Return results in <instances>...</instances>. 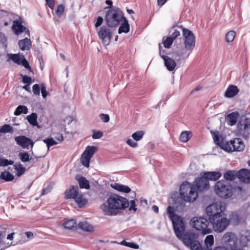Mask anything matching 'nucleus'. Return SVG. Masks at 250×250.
Here are the masks:
<instances>
[{
    "mask_svg": "<svg viewBox=\"0 0 250 250\" xmlns=\"http://www.w3.org/2000/svg\"><path fill=\"white\" fill-rule=\"evenodd\" d=\"M74 199L80 208L83 207L87 203V200L81 193H79Z\"/></svg>",
    "mask_w": 250,
    "mask_h": 250,
    "instance_id": "obj_27",
    "label": "nucleus"
},
{
    "mask_svg": "<svg viewBox=\"0 0 250 250\" xmlns=\"http://www.w3.org/2000/svg\"><path fill=\"white\" fill-rule=\"evenodd\" d=\"M234 173H225L224 177L227 180L233 181L235 179L236 176L238 177V173L234 174Z\"/></svg>",
    "mask_w": 250,
    "mask_h": 250,
    "instance_id": "obj_45",
    "label": "nucleus"
},
{
    "mask_svg": "<svg viewBox=\"0 0 250 250\" xmlns=\"http://www.w3.org/2000/svg\"><path fill=\"white\" fill-rule=\"evenodd\" d=\"M245 145L241 139L236 138L225 143L223 149L227 152L242 151L244 150Z\"/></svg>",
    "mask_w": 250,
    "mask_h": 250,
    "instance_id": "obj_10",
    "label": "nucleus"
},
{
    "mask_svg": "<svg viewBox=\"0 0 250 250\" xmlns=\"http://www.w3.org/2000/svg\"><path fill=\"white\" fill-rule=\"evenodd\" d=\"M13 131V127L9 125L5 124L0 126V133H12Z\"/></svg>",
    "mask_w": 250,
    "mask_h": 250,
    "instance_id": "obj_42",
    "label": "nucleus"
},
{
    "mask_svg": "<svg viewBox=\"0 0 250 250\" xmlns=\"http://www.w3.org/2000/svg\"><path fill=\"white\" fill-rule=\"evenodd\" d=\"M191 224L196 230L202 231L204 234L211 232V229L208 228V221L204 217H193L191 220Z\"/></svg>",
    "mask_w": 250,
    "mask_h": 250,
    "instance_id": "obj_8",
    "label": "nucleus"
},
{
    "mask_svg": "<svg viewBox=\"0 0 250 250\" xmlns=\"http://www.w3.org/2000/svg\"><path fill=\"white\" fill-rule=\"evenodd\" d=\"M15 141L17 144L23 148L27 147L31 145L32 148L34 142L29 138L24 136H19L15 138Z\"/></svg>",
    "mask_w": 250,
    "mask_h": 250,
    "instance_id": "obj_18",
    "label": "nucleus"
},
{
    "mask_svg": "<svg viewBox=\"0 0 250 250\" xmlns=\"http://www.w3.org/2000/svg\"><path fill=\"white\" fill-rule=\"evenodd\" d=\"M63 140V137L62 134H60L58 137H55L54 139L52 138H49L46 139H44L43 142L46 144L48 149L53 145H55L58 144V142H62Z\"/></svg>",
    "mask_w": 250,
    "mask_h": 250,
    "instance_id": "obj_21",
    "label": "nucleus"
},
{
    "mask_svg": "<svg viewBox=\"0 0 250 250\" xmlns=\"http://www.w3.org/2000/svg\"><path fill=\"white\" fill-rule=\"evenodd\" d=\"M48 6L52 9L54 6V0H45Z\"/></svg>",
    "mask_w": 250,
    "mask_h": 250,
    "instance_id": "obj_61",
    "label": "nucleus"
},
{
    "mask_svg": "<svg viewBox=\"0 0 250 250\" xmlns=\"http://www.w3.org/2000/svg\"><path fill=\"white\" fill-rule=\"evenodd\" d=\"M238 116V113L236 112H232L228 114L226 117L227 124L230 126L234 125L237 122Z\"/></svg>",
    "mask_w": 250,
    "mask_h": 250,
    "instance_id": "obj_25",
    "label": "nucleus"
},
{
    "mask_svg": "<svg viewBox=\"0 0 250 250\" xmlns=\"http://www.w3.org/2000/svg\"><path fill=\"white\" fill-rule=\"evenodd\" d=\"M144 134L143 131H136L132 134V137L135 141H139L143 138Z\"/></svg>",
    "mask_w": 250,
    "mask_h": 250,
    "instance_id": "obj_44",
    "label": "nucleus"
},
{
    "mask_svg": "<svg viewBox=\"0 0 250 250\" xmlns=\"http://www.w3.org/2000/svg\"><path fill=\"white\" fill-rule=\"evenodd\" d=\"M191 137V132L188 131H182L179 136V140L181 142H187Z\"/></svg>",
    "mask_w": 250,
    "mask_h": 250,
    "instance_id": "obj_31",
    "label": "nucleus"
},
{
    "mask_svg": "<svg viewBox=\"0 0 250 250\" xmlns=\"http://www.w3.org/2000/svg\"><path fill=\"white\" fill-rule=\"evenodd\" d=\"M239 92V89L236 86L229 85L226 90L225 96L226 97L231 98L236 95Z\"/></svg>",
    "mask_w": 250,
    "mask_h": 250,
    "instance_id": "obj_23",
    "label": "nucleus"
},
{
    "mask_svg": "<svg viewBox=\"0 0 250 250\" xmlns=\"http://www.w3.org/2000/svg\"><path fill=\"white\" fill-rule=\"evenodd\" d=\"M0 179L4 182L12 181L14 179V176L11 173H1Z\"/></svg>",
    "mask_w": 250,
    "mask_h": 250,
    "instance_id": "obj_37",
    "label": "nucleus"
},
{
    "mask_svg": "<svg viewBox=\"0 0 250 250\" xmlns=\"http://www.w3.org/2000/svg\"><path fill=\"white\" fill-rule=\"evenodd\" d=\"M212 225L213 230L217 232H222L225 230L230 224V220L225 215L218 216L209 220Z\"/></svg>",
    "mask_w": 250,
    "mask_h": 250,
    "instance_id": "obj_6",
    "label": "nucleus"
},
{
    "mask_svg": "<svg viewBox=\"0 0 250 250\" xmlns=\"http://www.w3.org/2000/svg\"><path fill=\"white\" fill-rule=\"evenodd\" d=\"M14 167L17 172H24L25 168L20 164H16Z\"/></svg>",
    "mask_w": 250,
    "mask_h": 250,
    "instance_id": "obj_56",
    "label": "nucleus"
},
{
    "mask_svg": "<svg viewBox=\"0 0 250 250\" xmlns=\"http://www.w3.org/2000/svg\"><path fill=\"white\" fill-rule=\"evenodd\" d=\"M28 113V108L24 105L18 106L14 111V115L18 116L21 113L27 114Z\"/></svg>",
    "mask_w": 250,
    "mask_h": 250,
    "instance_id": "obj_36",
    "label": "nucleus"
},
{
    "mask_svg": "<svg viewBox=\"0 0 250 250\" xmlns=\"http://www.w3.org/2000/svg\"><path fill=\"white\" fill-rule=\"evenodd\" d=\"M128 200L125 197L117 194H111L105 203L100 206V208L105 215L115 216L120 210L129 207Z\"/></svg>",
    "mask_w": 250,
    "mask_h": 250,
    "instance_id": "obj_1",
    "label": "nucleus"
},
{
    "mask_svg": "<svg viewBox=\"0 0 250 250\" xmlns=\"http://www.w3.org/2000/svg\"><path fill=\"white\" fill-rule=\"evenodd\" d=\"M79 193L78 187L71 186L69 188L66 190L64 192L65 198L66 199H74Z\"/></svg>",
    "mask_w": 250,
    "mask_h": 250,
    "instance_id": "obj_20",
    "label": "nucleus"
},
{
    "mask_svg": "<svg viewBox=\"0 0 250 250\" xmlns=\"http://www.w3.org/2000/svg\"><path fill=\"white\" fill-rule=\"evenodd\" d=\"M129 24L128 23V21L125 17L123 19V22L119 28L118 33L119 34L122 33H127L129 31Z\"/></svg>",
    "mask_w": 250,
    "mask_h": 250,
    "instance_id": "obj_28",
    "label": "nucleus"
},
{
    "mask_svg": "<svg viewBox=\"0 0 250 250\" xmlns=\"http://www.w3.org/2000/svg\"><path fill=\"white\" fill-rule=\"evenodd\" d=\"M64 7L63 5H59L58 6V8L56 11V15L58 17H60L62 15V13L64 11Z\"/></svg>",
    "mask_w": 250,
    "mask_h": 250,
    "instance_id": "obj_49",
    "label": "nucleus"
},
{
    "mask_svg": "<svg viewBox=\"0 0 250 250\" xmlns=\"http://www.w3.org/2000/svg\"><path fill=\"white\" fill-rule=\"evenodd\" d=\"M112 31L111 29L105 26H102L98 32L99 38L102 40V43L105 46L109 44L112 37Z\"/></svg>",
    "mask_w": 250,
    "mask_h": 250,
    "instance_id": "obj_14",
    "label": "nucleus"
},
{
    "mask_svg": "<svg viewBox=\"0 0 250 250\" xmlns=\"http://www.w3.org/2000/svg\"><path fill=\"white\" fill-rule=\"evenodd\" d=\"M125 17L122 11L118 8H114L109 10L106 16V22L110 27H114L124 19Z\"/></svg>",
    "mask_w": 250,
    "mask_h": 250,
    "instance_id": "obj_5",
    "label": "nucleus"
},
{
    "mask_svg": "<svg viewBox=\"0 0 250 250\" xmlns=\"http://www.w3.org/2000/svg\"><path fill=\"white\" fill-rule=\"evenodd\" d=\"M20 159H21V161H22L23 162H27L30 160L29 155L26 152H24L23 153H20ZM31 159H30V160Z\"/></svg>",
    "mask_w": 250,
    "mask_h": 250,
    "instance_id": "obj_48",
    "label": "nucleus"
},
{
    "mask_svg": "<svg viewBox=\"0 0 250 250\" xmlns=\"http://www.w3.org/2000/svg\"><path fill=\"white\" fill-rule=\"evenodd\" d=\"M111 187L117 190L124 193H129L131 191L130 188L128 186L120 185L118 183L111 184Z\"/></svg>",
    "mask_w": 250,
    "mask_h": 250,
    "instance_id": "obj_24",
    "label": "nucleus"
},
{
    "mask_svg": "<svg viewBox=\"0 0 250 250\" xmlns=\"http://www.w3.org/2000/svg\"><path fill=\"white\" fill-rule=\"evenodd\" d=\"M12 29L17 35H20L22 32H25L28 36H30L29 30L19 21H13Z\"/></svg>",
    "mask_w": 250,
    "mask_h": 250,
    "instance_id": "obj_19",
    "label": "nucleus"
},
{
    "mask_svg": "<svg viewBox=\"0 0 250 250\" xmlns=\"http://www.w3.org/2000/svg\"><path fill=\"white\" fill-rule=\"evenodd\" d=\"M238 178L244 183H250V173H237Z\"/></svg>",
    "mask_w": 250,
    "mask_h": 250,
    "instance_id": "obj_30",
    "label": "nucleus"
},
{
    "mask_svg": "<svg viewBox=\"0 0 250 250\" xmlns=\"http://www.w3.org/2000/svg\"><path fill=\"white\" fill-rule=\"evenodd\" d=\"M237 135L247 139L250 134V119L242 118L239 121L235 130Z\"/></svg>",
    "mask_w": 250,
    "mask_h": 250,
    "instance_id": "obj_7",
    "label": "nucleus"
},
{
    "mask_svg": "<svg viewBox=\"0 0 250 250\" xmlns=\"http://www.w3.org/2000/svg\"><path fill=\"white\" fill-rule=\"evenodd\" d=\"M19 48L22 50H29L31 48V40L25 38L23 40H21L18 42Z\"/></svg>",
    "mask_w": 250,
    "mask_h": 250,
    "instance_id": "obj_22",
    "label": "nucleus"
},
{
    "mask_svg": "<svg viewBox=\"0 0 250 250\" xmlns=\"http://www.w3.org/2000/svg\"><path fill=\"white\" fill-rule=\"evenodd\" d=\"M21 64L26 69H28L30 71L32 72L31 67L30 66L29 62L25 59V58L22 60Z\"/></svg>",
    "mask_w": 250,
    "mask_h": 250,
    "instance_id": "obj_54",
    "label": "nucleus"
},
{
    "mask_svg": "<svg viewBox=\"0 0 250 250\" xmlns=\"http://www.w3.org/2000/svg\"><path fill=\"white\" fill-rule=\"evenodd\" d=\"M180 194L186 202H192L198 197V191L193 185L187 181L182 183L180 187Z\"/></svg>",
    "mask_w": 250,
    "mask_h": 250,
    "instance_id": "obj_3",
    "label": "nucleus"
},
{
    "mask_svg": "<svg viewBox=\"0 0 250 250\" xmlns=\"http://www.w3.org/2000/svg\"><path fill=\"white\" fill-rule=\"evenodd\" d=\"M126 144L129 146H130L132 147H133V148H136L138 146V144L137 143L135 142L134 141H133L132 139H128L126 141Z\"/></svg>",
    "mask_w": 250,
    "mask_h": 250,
    "instance_id": "obj_55",
    "label": "nucleus"
},
{
    "mask_svg": "<svg viewBox=\"0 0 250 250\" xmlns=\"http://www.w3.org/2000/svg\"><path fill=\"white\" fill-rule=\"evenodd\" d=\"M178 27V29H175L174 30V32L171 34V36H170L171 38H172L174 40L177 38L178 36L180 35V31L178 29L179 28ZM180 30H181L180 29Z\"/></svg>",
    "mask_w": 250,
    "mask_h": 250,
    "instance_id": "obj_52",
    "label": "nucleus"
},
{
    "mask_svg": "<svg viewBox=\"0 0 250 250\" xmlns=\"http://www.w3.org/2000/svg\"><path fill=\"white\" fill-rule=\"evenodd\" d=\"M121 244L122 245H125L126 247H129V248H133V249H138L139 248V246L137 245V244H136L134 243H130V242H126V241L125 240H123Z\"/></svg>",
    "mask_w": 250,
    "mask_h": 250,
    "instance_id": "obj_46",
    "label": "nucleus"
},
{
    "mask_svg": "<svg viewBox=\"0 0 250 250\" xmlns=\"http://www.w3.org/2000/svg\"><path fill=\"white\" fill-rule=\"evenodd\" d=\"M223 247L226 248L228 250H234L238 249V239L236 235L231 232H228L225 233L222 238Z\"/></svg>",
    "mask_w": 250,
    "mask_h": 250,
    "instance_id": "obj_11",
    "label": "nucleus"
},
{
    "mask_svg": "<svg viewBox=\"0 0 250 250\" xmlns=\"http://www.w3.org/2000/svg\"><path fill=\"white\" fill-rule=\"evenodd\" d=\"M178 28L182 29L183 31L185 49L187 50L192 51L194 49L195 44V38L193 33L190 30L182 27Z\"/></svg>",
    "mask_w": 250,
    "mask_h": 250,
    "instance_id": "obj_12",
    "label": "nucleus"
},
{
    "mask_svg": "<svg viewBox=\"0 0 250 250\" xmlns=\"http://www.w3.org/2000/svg\"><path fill=\"white\" fill-rule=\"evenodd\" d=\"M214 191L219 197L227 199L232 195L233 188L225 181H218L214 186Z\"/></svg>",
    "mask_w": 250,
    "mask_h": 250,
    "instance_id": "obj_4",
    "label": "nucleus"
},
{
    "mask_svg": "<svg viewBox=\"0 0 250 250\" xmlns=\"http://www.w3.org/2000/svg\"><path fill=\"white\" fill-rule=\"evenodd\" d=\"M173 41H174V40L172 38H171L170 37H165L163 39V42L164 47L167 48H169L170 47Z\"/></svg>",
    "mask_w": 250,
    "mask_h": 250,
    "instance_id": "obj_41",
    "label": "nucleus"
},
{
    "mask_svg": "<svg viewBox=\"0 0 250 250\" xmlns=\"http://www.w3.org/2000/svg\"><path fill=\"white\" fill-rule=\"evenodd\" d=\"M27 119L31 125L34 126L37 125V115L36 113H33L30 115L27 116Z\"/></svg>",
    "mask_w": 250,
    "mask_h": 250,
    "instance_id": "obj_38",
    "label": "nucleus"
},
{
    "mask_svg": "<svg viewBox=\"0 0 250 250\" xmlns=\"http://www.w3.org/2000/svg\"><path fill=\"white\" fill-rule=\"evenodd\" d=\"M41 89L42 96L44 99H45L47 95L48 92L46 91V87L43 84L41 85Z\"/></svg>",
    "mask_w": 250,
    "mask_h": 250,
    "instance_id": "obj_57",
    "label": "nucleus"
},
{
    "mask_svg": "<svg viewBox=\"0 0 250 250\" xmlns=\"http://www.w3.org/2000/svg\"><path fill=\"white\" fill-rule=\"evenodd\" d=\"M205 244L207 248L205 249V248H203L204 250H211V247L214 244L213 236L212 235H208L205 240Z\"/></svg>",
    "mask_w": 250,
    "mask_h": 250,
    "instance_id": "obj_29",
    "label": "nucleus"
},
{
    "mask_svg": "<svg viewBox=\"0 0 250 250\" xmlns=\"http://www.w3.org/2000/svg\"><path fill=\"white\" fill-rule=\"evenodd\" d=\"M103 21V18L102 17L99 16L97 19V21L95 24V27L97 28L100 26L102 24Z\"/></svg>",
    "mask_w": 250,
    "mask_h": 250,
    "instance_id": "obj_59",
    "label": "nucleus"
},
{
    "mask_svg": "<svg viewBox=\"0 0 250 250\" xmlns=\"http://www.w3.org/2000/svg\"><path fill=\"white\" fill-rule=\"evenodd\" d=\"M25 234L28 238L33 237V233L31 231H27Z\"/></svg>",
    "mask_w": 250,
    "mask_h": 250,
    "instance_id": "obj_63",
    "label": "nucleus"
},
{
    "mask_svg": "<svg viewBox=\"0 0 250 250\" xmlns=\"http://www.w3.org/2000/svg\"><path fill=\"white\" fill-rule=\"evenodd\" d=\"M135 200H131L130 201V207L129 208V210L133 209L134 211H136L137 210V208L135 207Z\"/></svg>",
    "mask_w": 250,
    "mask_h": 250,
    "instance_id": "obj_60",
    "label": "nucleus"
},
{
    "mask_svg": "<svg viewBox=\"0 0 250 250\" xmlns=\"http://www.w3.org/2000/svg\"><path fill=\"white\" fill-rule=\"evenodd\" d=\"M97 150L98 147L97 146H87L85 150L81 155L80 158L81 164L85 167H88L91 159Z\"/></svg>",
    "mask_w": 250,
    "mask_h": 250,
    "instance_id": "obj_13",
    "label": "nucleus"
},
{
    "mask_svg": "<svg viewBox=\"0 0 250 250\" xmlns=\"http://www.w3.org/2000/svg\"><path fill=\"white\" fill-rule=\"evenodd\" d=\"M210 133L212 135L214 143L218 146H220L222 149H223V146L225 145V143L223 142V141L219 137V132L211 130Z\"/></svg>",
    "mask_w": 250,
    "mask_h": 250,
    "instance_id": "obj_26",
    "label": "nucleus"
},
{
    "mask_svg": "<svg viewBox=\"0 0 250 250\" xmlns=\"http://www.w3.org/2000/svg\"><path fill=\"white\" fill-rule=\"evenodd\" d=\"M213 250H227L226 248L223 247V246H219L215 247Z\"/></svg>",
    "mask_w": 250,
    "mask_h": 250,
    "instance_id": "obj_64",
    "label": "nucleus"
},
{
    "mask_svg": "<svg viewBox=\"0 0 250 250\" xmlns=\"http://www.w3.org/2000/svg\"><path fill=\"white\" fill-rule=\"evenodd\" d=\"M78 225L81 229L86 231H92L93 230V227L86 222H81Z\"/></svg>",
    "mask_w": 250,
    "mask_h": 250,
    "instance_id": "obj_32",
    "label": "nucleus"
},
{
    "mask_svg": "<svg viewBox=\"0 0 250 250\" xmlns=\"http://www.w3.org/2000/svg\"><path fill=\"white\" fill-rule=\"evenodd\" d=\"M14 162L12 160H9L3 157H0V167H5L9 165H13Z\"/></svg>",
    "mask_w": 250,
    "mask_h": 250,
    "instance_id": "obj_43",
    "label": "nucleus"
},
{
    "mask_svg": "<svg viewBox=\"0 0 250 250\" xmlns=\"http://www.w3.org/2000/svg\"><path fill=\"white\" fill-rule=\"evenodd\" d=\"M21 76L22 77V82L24 83L30 84L33 82L31 77L27 75H23L22 74H21Z\"/></svg>",
    "mask_w": 250,
    "mask_h": 250,
    "instance_id": "obj_47",
    "label": "nucleus"
},
{
    "mask_svg": "<svg viewBox=\"0 0 250 250\" xmlns=\"http://www.w3.org/2000/svg\"><path fill=\"white\" fill-rule=\"evenodd\" d=\"M80 188L89 189L90 186L88 181L84 177H82L78 179Z\"/></svg>",
    "mask_w": 250,
    "mask_h": 250,
    "instance_id": "obj_34",
    "label": "nucleus"
},
{
    "mask_svg": "<svg viewBox=\"0 0 250 250\" xmlns=\"http://www.w3.org/2000/svg\"><path fill=\"white\" fill-rule=\"evenodd\" d=\"M208 180L216 181L222 175L221 173H204Z\"/></svg>",
    "mask_w": 250,
    "mask_h": 250,
    "instance_id": "obj_35",
    "label": "nucleus"
},
{
    "mask_svg": "<svg viewBox=\"0 0 250 250\" xmlns=\"http://www.w3.org/2000/svg\"><path fill=\"white\" fill-rule=\"evenodd\" d=\"M52 189V187L51 185H48L46 188L42 189V195H45V194L49 192Z\"/></svg>",
    "mask_w": 250,
    "mask_h": 250,
    "instance_id": "obj_58",
    "label": "nucleus"
},
{
    "mask_svg": "<svg viewBox=\"0 0 250 250\" xmlns=\"http://www.w3.org/2000/svg\"><path fill=\"white\" fill-rule=\"evenodd\" d=\"M234 189L235 191H237L238 193H241L244 190L243 187L241 186H238L235 188Z\"/></svg>",
    "mask_w": 250,
    "mask_h": 250,
    "instance_id": "obj_62",
    "label": "nucleus"
},
{
    "mask_svg": "<svg viewBox=\"0 0 250 250\" xmlns=\"http://www.w3.org/2000/svg\"><path fill=\"white\" fill-rule=\"evenodd\" d=\"M24 58V57L22 55L20 54H11L10 59L12 60L15 63L18 64H21L22 60Z\"/></svg>",
    "mask_w": 250,
    "mask_h": 250,
    "instance_id": "obj_33",
    "label": "nucleus"
},
{
    "mask_svg": "<svg viewBox=\"0 0 250 250\" xmlns=\"http://www.w3.org/2000/svg\"><path fill=\"white\" fill-rule=\"evenodd\" d=\"M32 90L33 93L36 95H40V87L39 84H35L33 85Z\"/></svg>",
    "mask_w": 250,
    "mask_h": 250,
    "instance_id": "obj_50",
    "label": "nucleus"
},
{
    "mask_svg": "<svg viewBox=\"0 0 250 250\" xmlns=\"http://www.w3.org/2000/svg\"><path fill=\"white\" fill-rule=\"evenodd\" d=\"M225 206L221 202L211 204L206 208V212L208 216V220L217 217L218 216L225 215Z\"/></svg>",
    "mask_w": 250,
    "mask_h": 250,
    "instance_id": "obj_9",
    "label": "nucleus"
},
{
    "mask_svg": "<svg viewBox=\"0 0 250 250\" xmlns=\"http://www.w3.org/2000/svg\"><path fill=\"white\" fill-rule=\"evenodd\" d=\"M178 229L177 231L174 230L176 236L191 250H208L203 249L198 240V235L197 233L192 231L185 232L186 229L185 223L178 227Z\"/></svg>",
    "mask_w": 250,
    "mask_h": 250,
    "instance_id": "obj_2",
    "label": "nucleus"
},
{
    "mask_svg": "<svg viewBox=\"0 0 250 250\" xmlns=\"http://www.w3.org/2000/svg\"><path fill=\"white\" fill-rule=\"evenodd\" d=\"M159 47L160 55L163 59L166 67L168 70L170 71H173L176 66V62L174 60L164 54L160 44H159Z\"/></svg>",
    "mask_w": 250,
    "mask_h": 250,
    "instance_id": "obj_17",
    "label": "nucleus"
},
{
    "mask_svg": "<svg viewBox=\"0 0 250 250\" xmlns=\"http://www.w3.org/2000/svg\"><path fill=\"white\" fill-rule=\"evenodd\" d=\"M103 136V133L102 131H94L92 138L93 139H98L102 138Z\"/></svg>",
    "mask_w": 250,
    "mask_h": 250,
    "instance_id": "obj_51",
    "label": "nucleus"
},
{
    "mask_svg": "<svg viewBox=\"0 0 250 250\" xmlns=\"http://www.w3.org/2000/svg\"><path fill=\"white\" fill-rule=\"evenodd\" d=\"M63 225L65 228L71 229L76 227V222L74 219H71L64 222Z\"/></svg>",
    "mask_w": 250,
    "mask_h": 250,
    "instance_id": "obj_40",
    "label": "nucleus"
},
{
    "mask_svg": "<svg viewBox=\"0 0 250 250\" xmlns=\"http://www.w3.org/2000/svg\"><path fill=\"white\" fill-rule=\"evenodd\" d=\"M193 185L199 191L207 190L209 188L208 180L204 174L202 177L196 178Z\"/></svg>",
    "mask_w": 250,
    "mask_h": 250,
    "instance_id": "obj_16",
    "label": "nucleus"
},
{
    "mask_svg": "<svg viewBox=\"0 0 250 250\" xmlns=\"http://www.w3.org/2000/svg\"><path fill=\"white\" fill-rule=\"evenodd\" d=\"M175 209L173 207L168 206L167 208V214L169 218L170 219L174 230L177 231L178 230V227L183 224L184 223L182 218L175 214Z\"/></svg>",
    "mask_w": 250,
    "mask_h": 250,
    "instance_id": "obj_15",
    "label": "nucleus"
},
{
    "mask_svg": "<svg viewBox=\"0 0 250 250\" xmlns=\"http://www.w3.org/2000/svg\"><path fill=\"white\" fill-rule=\"evenodd\" d=\"M236 36V32L234 30H230L227 33L225 36L226 41L227 42H231Z\"/></svg>",
    "mask_w": 250,
    "mask_h": 250,
    "instance_id": "obj_39",
    "label": "nucleus"
},
{
    "mask_svg": "<svg viewBox=\"0 0 250 250\" xmlns=\"http://www.w3.org/2000/svg\"><path fill=\"white\" fill-rule=\"evenodd\" d=\"M100 119L104 123H108L109 121L110 118L108 115L105 114H100Z\"/></svg>",
    "mask_w": 250,
    "mask_h": 250,
    "instance_id": "obj_53",
    "label": "nucleus"
}]
</instances>
